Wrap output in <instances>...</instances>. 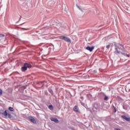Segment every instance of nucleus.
Here are the masks:
<instances>
[{
	"label": "nucleus",
	"instance_id": "f257e3e1",
	"mask_svg": "<svg viewBox=\"0 0 130 130\" xmlns=\"http://www.w3.org/2000/svg\"><path fill=\"white\" fill-rule=\"evenodd\" d=\"M114 46H115L114 53H115V54L120 53V52H121L119 50H121V51H124V47L121 44H114Z\"/></svg>",
	"mask_w": 130,
	"mask_h": 130
},
{
	"label": "nucleus",
	"instance_id": "2eb2a0df",
	"mask_svg": "<svg viewBox=\"0 0 130 130\" xmlns=\"http://www.w3.org/2000/svg\"><path fill=\"white\" fill-rule=\"evenodd\" d=\"M113 109L114 110V112L115 113L116 111H117V109L115 108V107L113 105H112Z\"/></svg>",
	"mask_w": 130,
	"mask_h": 130
},
{
	"label": "nucleus",
	"instance_id": "4be33fe9",
	"mask_svg": "<svg viewBox=\"0 0 130 130\" xmlns=\"http://www.w3.org/2000/svg\"><path fill=\"white\" fill-rule=\"evenodd\" d=\"M79 10H80V11H81V12H83V10H82V9H81L80 8H79Z\"/></svg>",
	"mask_w": 130,
	"mask_h": 130
},
{
	"label": "nucleus",
	"instance_id": "9d476101",
	"mask_svg": "<svg viewBox=\"0 0 130 130\" xmlns=\"http://www.w3.org/2000/svg\"><path fill=\"white\" fill-rule=\"evenodd\" d=\"M102 95H103V96H105V98L104 99L105 101H107V100H108V99H109V98H108V96H106V95L105 94L102 93Z\"/></svg>",
	"mask_w": 130,
	"mask_h": 130
},
{
	"label": "nucleus",
	"instance_id": "20e7f679",
	"mask_svg": "<svg viewBox=\"0 0 130 130\" xmlns=\"http://www.w3.org/2000/svg\"><path fill=\"white\" fill-rule=\"evenodd\" d=\"M100 108V104L99 103H94L93 106V110L96 111V110H99Z\"/></svg>",
	"mask_w": 130,
	"mask_h": 130
},
{
	"label": "nucleus",
	"instance_id": "f3484780",
	"mask_svg": "<svg viewBox=\"0 0 130 130\" xmlns=\"http://www.w3.org/2000/svg\"><path fill=\"white\" fill-rule=\"evenodd\" d=\"M110 46H111V45L109 44V45L106 46V48H107L108 49L109 48H110Z\"/></svg>",
	"mask_w": 130,
	"mask_h": 130
},
{
	"label": "nucleus",
	"instance_id": "6e6552de",
	"mask_svg": "<svg viewBox=\"0 0 130 130\" xmlns=\"http://www.w3.org/2000/svg\"><path fill=\"white\" fill-rule=\"evenodd\" d=\"M86 49H87V50H89V51H90L91 52L93 51V49H94V47H90L88 46L86 48Z\"/></svg>",
	"mask_w": 130,
	"mask_h": 130
},
{
	"label": "nucleus",
	"instance_id": "aec40b11",
	"mask_svg": "<svg viewBox=\"0 0 130 130\" xmlns=\"http://www.w3.org/2000/svg\"><path fill=\"white\" fill-rule=\"evenodd\" d=\"M9 118H12V115L11 114H8Z\"/></svg>",
	"mask_w": 130,
	"mask_h": 130
},
{
	"label": "nucleus",
	"instance_id": "cd10ccee",
	"mask_svg": "<svg viewBox=\"0 0 130 130\" xmlns=\"http://www.w3.org/2000/svg\"><path fill=\"white\" fill-rule=\"evenodd\" d=\"M77 8H78V9H79V8H80V7H79V6H77Z\"/></svg>",
	"mask_w": 130,
	"mask_h": 130
},
{
	"label": "nucleus",
	"instance_id": "dca6fc26",
	"mask_svg": "<svg viewBox=\"0 0 130 130\" xmlns=\"http://www.w3.org/2000/svg\"><path fill=\"white\" fill-rule=\"evenodd\" d=\"M49 92H50V93H51V94H53V90H52V89H49Z\"/></svg>",
	"mask_w": 130,
	"mask_h": 130
},
{
	"label": "nucleus",
	"instance_id": "f03ea898",
	"mask_svg": "<svg viewBox=\"0 0 130 130\" xmlns=\"http://www.w3.org/2000/svg\"><path fill=\"white\" fill-rule=\"evenodd\" d=\"M32 68V65L29 63H24L23 67L21 68V71L22 72H26L27 69H31Z\"/></svg>",
	"mask_w": 130,
	"mask_h": 130
},
{
	"label": "nucleus",
	"instance_id": "39448f33",
	"mask_svg": "<svg viewBox=\"0 0 130 130\" xmlns=\"http://www.w3.org/2000/svg\"><path fill=\"white\" fill-rule=\"evenodd\" d=\"M8 112H9L8 110H5V111L4 110H1L0 111V115H3L4 117H7L8 116Z\"/></svg>",
	"mask_w": 130,
	"mask_h": 130
},
{
	"label": "nucleus",
	"instance_id": "6ab92c4d",
	"mask_svg": "<svg viewBox=\"0 0 130 130\" xmlns=\"http://www.w3.org/2000/svg\"><path fill=\"white\" fill-rule=\"evenodd\" d=\"M0 37H5V35L3 34H0Z\"/></svg>",
	"mask_w": 130,
	"mask_h": 130
},
{
	"label": "nucleus",
	"instance_id": "7ed1b4c3",
	"mask_svg": "<svg viewBox=\"0 0 130 130\" xmlns=\"http://www.w3.org/2000/svg\"><path fill=\"white\" fill-rule=\"evenodd\" d=\"M59 39L64 40L66 42H68V43H72V40L71 39L63 36H59Z\"/></svg>",
	"mask_w": 130,
	"mask_h": 130
},
{
	"label": "nucleus",
	"instance_id": "9b49d317",
	"mask_svg": "<svg viewBox=\"0 0 130 130\" xmlns=\"http://www.w3.org/2000/svg\"><path fill=\"white\" fill-rule=\"evenodd\" d=\"M30 121H31V122H32V123H36V120H35V119L33 117L31 118L30 119Z\"/></svg>",
	"mask_w": 130,
	"mask_h": 130
},
{
	"label": "nucleus",
	"instance_id": "393cba45",
	"mask_svg": "<svg viewBox=\"0 0 130 130\" xmlns=\"http://www.w3.org/2000/svg\"><path fill=\"white\" fill-rule=\"evenodd\" d=\"M72 130H76L74 128H72Z\"/></svg>",
	"mask_w": 130,
	"mask_h": 130
},
{
	"label": "nucleus",
	"instance_id": "412c9836",
	"mask_svg": "<svg viewBox=\"0 0 130 130\" xmlns=\"http://www.w3.org/2000/svg\"><path fill=\"white\" fill-rule=\"evenodd\" d=\"M79 10H80V11H81V12H83V10H82V9H81L80 8H79Z\"/></svg>",
	"mask_w": 130,
	"mask_h": 130
},
{
	"label": "nucleus",
	"instance_id": "0eeeda50",
	"mask_svg": "<svg viewBox=\"0 0 130 130\" xmlns=\"http://www.w3.org/2000/svg\"><path fill=\"white\" fill-rule=\"evenodd\" d=\"M50 120H51V121H54V122H55L56 123H58V122H59L57 118L51 117Z\"/></svg>",
	"mask_w": 130,
	"mask_h": 130
},
{
	"label": "nucleus",
	"instance_id": "a878e982",
	"mask_svg": "<svg viewBox=\"0 0 130 130\" xmlns=\"http://www.w3.org/2000/svg\"><path fill=\"white\" fill-rule=\"evenodd\" d=\"M20 21H21V19H20L18 21H17V23H19V22H20Z\"/></svg>",
	"mask_w": 130,
	"mask_h": 130
},
{
	"label": "nucleus",
	"instance_id": "b1692460",
	"mask_svg": "<svg viewBox=\"0 0 130 130\" xmlns=\"http://www.w3.org/2000/svg\"><path fill=\"white\" fill-rule=\"evenodd\" d=\"M115 130H120V128H116Z\"/></svg>",
	"mask_w": 130,
	"mask_h": 130
},
{
	"label": "nucleus",
	"instance_id": "1a4fd4ad",
	"mask_svg": "<svg viewBox=\"0 0 130 130\" xmlns=\"http://www.w3.org/2000/svg\"><path fill=\"white\" fill-rule=\"evenodd\" d=\"M74 111H76V112H80V110H79V107H78L77 106H75L74 107Z\"/></svg>",
	"mask_w": 130,
	"mask_h": 130
},
{
	"label": "nucleus",
	"instance_id": "ddd939ff",
	"mask_svg": "<svg viewBox=\"0 0 130 130\" xmlns=\"http://www.w3.org/2000/svg\"><path fill=\"white\" fill-rule=\"evenodd\" d=\"M48 108L50 110H53V106L52 105H50Z\"/></svg>",
	"mask_w": 130,
	"mask_h": 130
},
{
	"label": "nucleus",
	"instance_id": "423d86ee",
	"mask_svg": "<svg viewBox=\"0 0 130 130\" xmlns=\"http://www.w3.org/2000/svg\"><path fill=\"white\" fill-rule=\"evenodd\" d=\"M55 28H56V29H57L58 30H59V31H61V30H63V28H62V24H61V23H57V24H55Z\"/></svg>",
	"mask_w": 130,
	"mask_h": 130
},
{
	"label": "nucleus",
	"instance_id": "f8f14e48",
	"mask_svg": "<svg viewBox=\"0 0 130 130\" xmlns=\"http://www.w3.org/2000/svg\"><path fill=\"white\" fill-rule=\"evenodd\" d=\"M120 53H121V54L122 55H124V56H127L128 57L129 56V55H128L127 54H126L125 53H123L122 52H121Z\"/></svg>",
	"mask_w": 130,
	"mask_h": 130
},
{
	"label": "nucleus",
	"instance_id": "bb28decb",
	"mask_svg": "<svg viewBox=\"0 0 130 130\" xmlns=\"http://www.w3.org/2000/svg\"><path fill=\"white\" fill-rule=\"evenodd\" d=\"M83 98H83V96H81V99H83Z\"/></svg>",
	"mask_w": 130,
	"mask_h": 130
},
{
	"label": "nucleus",
	"instance_id": "4468645a",
	"mask_svg": "<svg viewBox=\"0 0 130 130\" xmlns=\"http://www.w3.org/2000/svg\"><path fill=\"white\" fill-rule=\"evenodd\" d=\"M9 110H10V111H15V110L14 109V108H13L12 107H9Z\"/></svg>",
	"mask_w": 130,
	"mask_h": 130
},
{
	"label": "nucleus",
	"instance_id": "a211bd4d",
	"mask_svg": "<svg viewBox=\"0 0 130 130\" xmlns=\"http://www.w3.org/2000/svg\"><path fill=\"white\" fill-rule=\"evenodd\" d=\"M2 95H3V90L0 89V96H2Z\"/></svg>",
	"mask_w": 130,
	"mask_h": 130
},
{
	"label": "nucleus",
	"instance_id": "5701e85b",
	"mask_svg": "<svg viewBox=\"0 0 130 130\" xmlns=\"http://www.w3.org/2000/svg\"><path fill=\"white\" fill-rule=\"evenodd\" d=\"M79 10H80V11H81V12H83V10H82V9H81L80 8H79Z\"/></svg>",
	"mask_w": 130,
	"mask_h": 130
}]
</instances>
